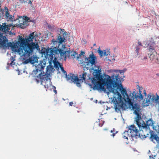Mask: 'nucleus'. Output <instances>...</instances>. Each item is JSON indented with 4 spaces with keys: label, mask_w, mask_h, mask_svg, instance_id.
<instances>
[{
    "label": "nucleus",
    "mask_w": 159,
    "mask_h": 159,
    "mask_svg": "<svg viewBox=\"0 0 159 159\" xmlns=\"http://www.w3.org/2000/svg\"><path fill=\"white\" fill-rule=\"evenodd\" d=\"M140 48L139 46H138L136 47V49L135 50V52L136 53H137V54L139 53V51L140 49Z\"/></svg>",
    "instance_id": "c756f323"
},
{
    "label": "nucleus",
    "mask_w": 159,
    "mask_h": 159,
    "mask_svg": "<svg viewBox=\"0 0 159 159\" xmlns=\"http://www.w3.org/2000/svg\"><path fill=\"white\" fill-rule=\"evenodd\" d=\"M20 19H21L22 20L20 22V20H19V24L20 25V27L21 28L23 29L24 27H25L27 25V21L26 20H24L23 19L20 18Z\"/></svg>",
    "instance_id": "dca6fc26"
},
{
    "label": "nucleus",
    "mask_w": 159,
    "mask_h": 159,
    "mask_svg": "<svg viewBox=\"0 0 159 159\" xmlns=\"http://www.w3.org/2000/svg\"><path fill=\"white\" fill-rule=\"evenodd\" d=\"M157 39V38L156 37H153L152 38L151 37L149 39V40L143 42V44L145 45L144 46L147 47L149 45H151L155 44L156 42V40Z\"/></svg>",
    "instance_id": "9d476101"
},
{
    "label": "nucleus",
    "mask_w": 159,
    "mask_h": 159,
    "mask_svg": "<svg viewBox=\"0 0 159 159\" xmlns=\"http://www.w3.org/2000/svg\"><path fill=\"white\" fill-rule=\"evenodd\" d=\"M101 69H95L93 72L94 76L95 78L92 79V82L94 84V88L97 90H100L104 91L106 90L104 86L109 92H112L115 95L114 96H117V98H121V96L120 93V92L123 95V99L125 102L124 103L126 105L128 106L133 103L132 100L134 101L140 102L143 99V95L142 93L141 90L143 89L142 87L139 86H137V88L139 89V91L135 93L134 92L133 93L130 91L128 94L125 89L123 87L121 83H120V79L118 75H113L111 76L106 75L103 77L101 75ZM122 104L121 103V104Z\"/></svg>",
    "instance_id": "f257e3e1"
},
{
    "label": "nucleus",
    "mask_w": 159,
    "mask_h": 159,
    "mask_svg": "<svg viewBox=\"0 0 159 159\" xmlns=\"http://www.w3.org/2000/svg\"><path fill=\"white\" fill-rule=\"evenodd\" d=\"M156 156H157V155H155V156H154V159H155V157H156Z\"/></svg>",
    "instance_id": "a18cd8bd"
},
{
    "label": "nucleus",
    "mask_w": 159,
    "mask_h": 159,
    "mask_svg": "<svg viewBox=\"0 0 159 159\" xmlns=\"http://www.w3.org/2000/svg\"><path fill=\"white\" fill-rule=\"evenodd\" d=\"M138 43L139 46H142V43L140 42L139 41Z\"/></svg>",
    "instance_id": "c9c22d12"
},
{
    "label": "nucleus",
    "mask_w": 159,
    "mask_h": 159,
    "mask_svg": "<svg viewBox=\"0 0 159 159\" xmlns=\"http://www.w3.org/2000/svg\"><path fill=\"white\" fill-rule=\"evenodd\" d=\"M27 0H25V1H27Z\"/></svg>",
    "instance_id": "603ef678"
},
{
    "label": "nucleus",
    "mask_w": 159,
    "mask_h": 159,
    "mask_svg": "<svg viewBox=\"0 0 159 159\" xmlns=\"http://www.w3.org/2000/svg\"><path fill=\"white\" fill-rule=\"evenodd\" d=\"M16 20H18V19H16Z\"/></svg>",
    "instance_id": "8fccbe9b"
},
{
    "label": "nucleus",
    "mask_w": 159,
    "mask_h": 159,
    "mask_svg": "<svg viewBox=\"0 0 159 159\" xmlns=\"http://www.w3.org/2000/svg\"><path fill=\"white\" fill-rule=\"evenodd\" d=\"M11 58H12V60H13V57H11Z\"/></svg>",
    "instance_id": "09e8293b"
},
{
    "label": "nucleus",
    "mask_w": 159,
    "mask_h": 159,
    "mask_svg": "<svg viewBox=\"0 0 159 159\" xmlns=\"http://www.w3.org/2000/svg\"><path fill=\"white\" fill-rule=\"evenodd\" d=\"M39 76L43 82L44 81L46 83V81L50 80V78L48 75H43L42 72L39 74Z\"/></svg>",
    "instance_id": "4468645a"
},
{
    "label": "nucleus",
    "mask_w": 159,
    "mask_h": 159,
    "mask_svg": "<svg viewBox=\"0 0 159 159\" xmlns=\"http://www.w3.org/2000/svg\"><path fill=\"white\" fill-rule=\"evenodd\" d=\"M12 25L11 24H7L5 23H2V25H0V31L4 33H7L9 32L10 28Z\"/></svg>",
    "instance_id": "1a4fd4ad"
},
{
    "label": "nucleus",
    "mask_w": 159,
    "mask_h": 159,
    "mask_svg": "<svg viewBox=\"0 0 159 159\" xmlns=\"http://www.w3.org/2000/svg\"><path fill=\"white\" fill-rule=\"evenodd\" d=\"M118 105L119 108L117 107L116 104L114 105L115 110L116 111H119V109H125L128 108H132V109L134 111V113L137 116L135 119L137 125L138 127H140L141 125H142L139 122V120H141V116L139 114L141 109L137 103H135L134 105H133V103L131 104L129 106L126 105L125 104H124V103H122L119 105V104H118Z\"/></svg>",
    "instance_id": "20e7f679"
},
{
    "label": "nucleus",
    "mask_w": 159,
    "mask_h": 159,
    "mask_svg": "<svg viewBox=\"0 0 159 159\" xmlns=\"http://www.w3.org/2000/svg\"><path fill=\"white\" fill-rule=\"evenodd\" d=\"M143 59H147V57H144Z\"/></svg>",
    "instance_id": "37998d69"
},
{
    "label": "nucleus",
    "mask_w": 159,
    "mask_h": 159,
    "mask_svg": "<svg viewBox=\"0 0 159 159\" xmlns=\"http://www.w3.org/2000/svg\"><path fill=\"white\" fill-rule=\"evenodd\" d=\"M29 60H30V61H30V62H31V60H30V59H29Z\"/></svg>",
    "instance_id": "de8ad7c7"
},
{
    "label": "nucleus",
    "mask_w": 159,
    "mask_h": 159,
    "mask_svg": "<svg viewBox=\"0 0 159 159\" xmlns=\"http://www.w3.org/2000/svg\"><path fill=\"white\" fill-rule=\"evenodd\" d=\"M143 94L145 96H147V93L145 90H143Z\"/></svg>",
    "instance_id": "f704fd0d"
},
{
    "label": "nucleus",
    "mask_w": 159,
    "mask_h": 159,
    "mask_svg": "<svg viewBox=\"0 0 159 159\" xmlns=\"http://www.w3.org/2000/svg\"><path fill=\"white\" fill-rule=\"evenodd\" d=\"M97 59L96 56L93 53L90 54L88 57H85V61L84 63H81L82 66H84L87 69H89V68L94 65L95 63V61Z\"/></svg>",
    "instance_id": "39448f33"
},
{
    "label": "nucleus",
    "mask_w": 159,
    "mask_h": 159,
    "mask_svg": "<svg viewBox=\"0 0 159 159\" xmlns=\"http://www.w3.org/2000/svg\"><path fill=\"white\" fill-rule=\"evenodd\" d=\"M129 130L130 134H131L132 138L134 137L137 138L139 137L140 134L139 130L137 129L136 127L134 125H131L129 127Z\"/></svg>",
    "instance_id": "6e6552de"
},
{
    "label": "nucleus",
    "mask_w": 159,
    "mask_h": 159,
    "mask_svg": "<svg viewBox=\"0 0 159 159\" xmlns=\"http://www.w3.org/2000/svg\"><path fill=\"white\" fill-rule=\"evenodd\" d=\"M33 0H29L28 2V3L30 4V5L31 6L32 5V2L33 1Z\"/></svg>",
    "instance_id": "473e14b6"
},
{
    "label": "nucleus",
    "mask_w": 159,
    "mask_h": 159,
    "mask_svg": "<svg viewBox=\"0 0 159 159\" xmlns=\"http://www.w3.org/2000/svg\"><path fill=\"white\" fill-rule=\"evenodd\" d=\"M151 97L152 98H151V101L152 102H154L155 101H157L158 100V98H156L154 95H152L151 96Z\"/></svg>",
    "instance_id": "bb28decb"
},
{
    "label": "nucleus",
    "mask_w": 159,
    "mask_h": 159,
    "mask_svg": "<svg viewBox=\"0 0 159 159\" xmlns=\"http://www.w3.org/2000/svg\"><path fill=\"white\" fill-rule=\"evenodd\" d=\"M4 10L3 9L0 10V20H1L3 18L4 16Z\"/></svg>",
    "instance_id": "412c9836"
},
{
    "label": "nucleus",
    "mask_w": 159,
    "mask_h": 159,
    "mask_svg": "<svg viewBox=\"0 0 159 159\" xmlns=\"http://www.w3.org/2000/svg\"><path fill=\"white\" fill-rule=\"evenodd\" d=\"M40 35L36 32L30 34L27 38L20 37L17 42L13 46L15 51L22 56L29 57L32 55L34 50H39V47L38 42H33V39Z\"/></svg>",
    "instance_id": "f03ea898"
},
{
    "label": "nucleus",
    "mask_w": 159,
    "mask_h": 159,
    "mask_svg": "<svg viewBox=\"0 0 159 159\" xmlns=\"http://www.w3.org/2000/svg\"><path fill=\"white\" fill-rule=\"evenodd\" d=\"M53 87L55 89H54V92L56 94L57 93V90H56V87L55 86H53Z\"/></svg>",
    "instance_id": "e433bc0d"
},
{
    "label": "nucleus",
    "mask_w": 159,
    "mask_h": 159,
    "mask_svg": "<svg viewBox=\"0 0 159 159\" xmlns=\"http://www.w3.org/2000/svg\"><path fill=\"white\" fill-rule=\"evenodd\" d=\"M4 9L5 11L4 16L6 18L8 19V20L11 21L15 20H16L14 18V16L10 15L7 7H5Z\"/></svg>",
    "instance_id": "9b49d317"
},
{
    "label": "nucleus",
    "mask_w": 159,
    "mask_h": 159,
    "mask_svg": "<svg viewBox=\"0 0 159 159\" xmlns=\"http://www.w3.org/2000/svg\"><path fill=\"white\" fill-rule=\"evenodd\" d=\"M110 132L111 133H113L111 135V136L113 137H114L115 135L118 132L117 131H116V130L114 128L112 130H111Z\"/></svg>",
    "instance_id": "393cba45"
},
{
    "label": "nucleus",
    "mask_w": 159,
    "mask_h": 159,
    "mask_svg": "<svg viewBox=\"0 0 159 159\" xmlns=\"http://www.w3.org/2000/svg\"><path fill=\"white\" fill-rule=\"evenodd\" d=\"M149 58L151 60L153 61L155 59H157V55H154L153 53L151 54L150 57Z\"/></svg>",
    "instance_id": "aec40b11"
},
{
    "label": "nucleus",
    "mask_w": 159,
    "mask_h": 159,
    "mask_svg": "<svg viewBox=\"0 0 159 159\" xmlns=\"http://www.w3.org/2000/svg\"><path fill=\"white\" fill-rule=\"evenodd\" d=\"M139 127L140 133L139 135V137L141 139H144L146 137H148L150 130V128L143 125V124H142L140 127Z\"/></svg>",
    "instance_id": "423d86ee"
},
{
    "label": "nucleus",
    "mask_w": 159,
    "mask_h": 159,
    "mask_svg": "<svg viewBox=\"0 0 159 159\" xmlns=\"http://www.w3.org/2000/svg\"><path fill=\"white\" fill-rule=\"evenodd\" d=\"M158 111L159 112V108H158Z\"/></svg>",
    "instance_id": "3c124183"
},
{
    "label": "nucleus",
    "mask_w": 159,
    "mask_h": 159,
    "mask_svg": "<svg viewBox=\"0 0 159 159\" xmlns=\"http://www.w3.org/2000/svg\"><path fill=\"white\" fill-rule=\"evenodd\" d=\"M157 147L158 149V152L159 153V144L157 145Z\"/></svg>",
    "instance_id": "79ce46f5"
},
{
    "label": "nucleus",
    "mask_w": 159,
    "mask_h": 159,
    "mask_svg": "<svg viewBox=\"0 0 159 159\" xmlns=\"http://www.w3.org/2000/svg\"><path fill=\"white\" fill-rule=\"evenodd\" d=\"M98 52L101 57H102L104 55V50L102 51L99 49L98 50Z\"/></svg>",
    "instance_id": "a878e982"
},
{
    "label": "nucleus",
    "mask_w": 159,
    "mask_h": 159,
    "mask_svg": "<svg viewBox=\"0 0 159 159\" xmlns=\"http://www.w3.org/2000/svg\"><path fill=\"white\" fill-rule=\"evenodd\" d=\"M123 138L124 139H128V138L129 139L132 138L131 136V134H130L129 131H125L123 134Z\"/></svg>",
    "instance_id": "2eb2a0df"
},
{
    "label": "nucleus",
    "mask_w": 159,
    "mask_h": 159,
    "mask_svg": "<svg viewBox=\"0 0 159 159\" xmlns=\"http://www.w3.org/2000/svg\"><path fill=\"white\" fill-rule=\"evenodd\" d=\"M7 41L8 40L6 37L3 36L2 34H0V45L3 47H6Z\"/></svg>",
    "instance_id": "f8f14e48"
},
{
    "label": "nucleus",
    "mask_w": 159,
    "mask_h": 159,
    "mask_svg": "<svg viewBox=\"0 0 159 159\" xmlns=\"http://www.w3.org/2000/svg\"><path fill=\"white\" fill-rule=\"evenodd\" d=\"M150 139L154 143H157L159 144V137L157 134L151 133Z\"/></svg>",
    "instance_id": "ddd939ff"
},
{
    "label": "nucleus",
    "mask_w": 159,
    "mask_h": 159,
    "mask_svg": "<svg viewBox=\"0 0 159 159\" xmlns=\"http://www.w3.org/2000/svg\"><path fill=\"white\" fill-rule=\"evenodd\" d=\"M85 54V52L83 51H81L80 53V56L83 55L84 56Z\"/></svg>",
    "instance_id": "72a5a7b5"
},
{
    "label": "nucleus",
    "mask_w": 159,
    "mask_h": 159,
    "mask_svg": "<svg viewBox=\"0 0 159 159\" xmlns=\"http://www.w3.org/2000/svg\"><path fill=\"white\" fill-rule=\"evenodd\" d=\"M124 71L123 70H119V72L120 73H122V72H124Z\"/></svg>",
    "instance_id": "a19ab883"
},
{
    "label": "nucleus",
    "mask_w": 159,
    "mask_h": 159,
    "mask_svg": "<svg viewBox=\"0 0 159 159\" xmlns=\"http://www.w3.org/2000/svg\"><path fill=\"white\" fill-rule=\"evenodd\" d=\"M20 2L21 3H25L27 2L25 0H19Z\"/></svg>",
    "instance_id": "7c9ffc66"
},
{
    "label": "nucleus",
    "mask_w": 159,
    "mask_h": 159,
    "mask_svg": "<svg viewBox=\"0 0 159 159\" xmlns=\"http://www.w3.org/2000/svg\"><path fill=\"white\" fill-rule=\"evenodd\" d=\"M67 80H70L73 82L75 83L78 87L81 86L80 83L82 82V80H79L77 76H75L74 74L70 73L68 74V77H66Z\"/></svg>",
    "instance_id": "0eeeda50"
},
{
    "label": "nucleus",
    "mask_w": 159,
    "mask_h": 159,
    "mask_svg": "<svg viewBox=\"0 0 159 159\" xmlns=\"http://www.w3.org/2000/svg\"><path fill=\"white\" fill-rule=\"evenodd\" d=\"M104 56H107L108 55H110V52L109 51L106 52L105 50H104Z\"/></svg>",
    "instance_id": "c85d7f7f"
},
{
    "label": "nucleus",
    "mask_w": 159,
    "mask_h": 159,
    "mask_svg": "<svg viewBox=\"0 0 159 159\" xmlns=\"http://www.w3.org/2000/svg\"><path fill=\"white\" fill-rule=\"evenodd\" d=\"M60 69L62 72L63 73V74L66 76V77H67V75L66 72L64 70V68L62 66H61Z\"/></svg>",
    "instance_id": "b1692460"
},
{
    "label": "nucleus",
    "mask_w": 159,
    "mask_h": 159,
    "mask_svg": "<svg viewBox=\"0 0 159 159\" xmlns=\"http://www.w3.org/2000/svg\"><path fill=\"white\" fill-rule=\"evenodd\" d=\"M60 34L57 35V41L54 39L52 40L53 45L47 50V52L52 57H54L56 59L60 56L61 57H64L65 60L67 57L70 58L71 52L70 50L64 51L65 45L62 43L65 40L64 36L66 35V33L64 31V29H60Z\"/></svg>",
    "instance_id": "7ed1b4c3"
},
{
    "label": "nucleus",
    "mask_w": 159,
    "mask_h": 159,
    "mask_svg": "<svg viewBox=\"0 0 159 159\" xmlns=\"http://www.w3.org/2000/svg\"><path fill=\"white\" fill-rule=\"evenodd\" d=\"M41 71V69H39L38 68H37L36 70H35V74H37V73L39 72H39H40Z\"/></svg>",
    "instance_id": "2f4dec72"
},
{
    "label": "nucleus",
    "mask_w": 159,
    "mask_h": 159,
    "mask_svg": "<svg viewBox=\"0 0 159 159\" xmlns=\"http://www.w3.org/2000/svg\"><path fill=\"white\" fill-rule=\"evenodd\" d=\"M158 159H159V158H158Z\"/></svg>",
    "instance_id": "864d4df0"
},
{
    "label": "nucleus",
    "mask_w": 159,
    "mask_h": 159,
    "mask_svg": "<svg viewBox=\"0 0 159 159\" xmlns=\"http://www.w3.org/2000/svg\"><path fill=\"white\" fill-rule=\"evenodd\" d=\"M71 53H70V56L72 58H75L76 57V56L77 55V53L75 52H72L71 51Z\"/></svg>",
    "instance_id": "5701e85b"
},
{
    "label": "nucleus",
    "mask_w": 159,
    "mask_h": 159,
    "mask_svg": "<svg viewBox=\"0 0 159 159\" xmlns=\"http://www.w3.org/2000/svg\"><path fill=\"white\" fill-rule=\"evenodd\" d=\"M153 122L152 119H150L146 121V124L144 123L142 124L143 125L145 126H147L148 128H149V126H152L153 125Z\"/></svg>",
    "instance_id": "6ab92c4d"
},
{
    "label": "nucleus",
    "mask_w": 159,
    "mask_h": 159,
    "mask_svg": "<svg viewBox=\"0 0 159 159\" xmlns=\"http://www.w3.org/2000/svg\"><path fill=\"white\" fill-rule=\"evenodd\" d=\"M44 85L45 88L48 89L49 87V86L48 84H47V85L44 84Z\"/></svg>",
    "instance_id": "4c0bfd02"
},
{
    "label": "nucleus",
    "mask_w": 159,
    "mask_h": 159,
    "mask_svg": "<svg viewBox=\"0 0 159 159\" xmlns=\"http://www.w3.org/2000/svg\"><path fill=\"white\" fill-rule=\"evenodd\" d=\"M87 76V73L86 72H84L82 74V76L80 77L81 78V79H80V80H82V81H83V80L85 81L86 80V78Z\"/></svg>",
    "instance_id": "4be33fe9"
},
{
    "label": "nucleus",
    "mask_w": 159,
    "mask_h": 159,
    "mask_svg": "<svg viewBox=\"0 0 159 159\" xmlns=\"http://www.w3.org/2000/svg\"><path fill=\"white\" fill-rule=\"evenodd\" d=\"M13 61H14V60H13V61H11V62L10 63L11 65H13L14 64V63L13 62Z\"/></svg>",
    "instance_id": "ea45409f"
},
{
    "label": "nucleus",
    "mask_w": 159,
    "mask_h": 159,
    "mask_svg": "<svg viewBox=\"0 0 159 159\" xmlns=\"http://www.w3.org/2000/svg\"><path fill=\"white\" fill-rule=\"evenodd\" d=\"M150 46H149V51L150 52H153V51H154V49L153 48V47L152 46H151V45H150Z\"/></svg>",
    "instance_id": "cd10ccee"
},
{
    "label": "nucleus",
    "mask_w": 159,
    "mask_h": 159,
    "mask_svg": "<svg viewBox=\"0 0 159 159\" xmlns=\"http://www.w3.org/2000/svg\"><path fill=\"white\" fill-rule=\"evenodd\" d=\"M41 66V67H40L41 68H43V67H42V66Z\"/></svg>",
    "instance_id": "49530a36"
},
{
    "label": "nucleus",
    "mask_w": 159,
    "mask_h": 159,
    "mask_svg": "<svg viewBox=\"0 0 159 159\" xmlns=\"http://www.w3.org/2000/svg\"><path fill=\"white\" fill-rule=\"evenodd\" d=\"M69 105L70 106H72L73 104V103L72 102H70L69 103Z\"/></svg>",
    "instance_id": "58836bf2"
},
{
    "label": "nucleus",
    "mask_w": 159,
    "mask_h": 159,
    "mask_svg": "<svg viewBox=\"0 0 159 159\" xmlns=\"http://www.w3.org/2000/svg\"><path fill=\"white\" fill-rule=\"evenodd\" d=\"M151 93H149L147 98L145 99H144L143 97V99L141 101H142L143 102H145V103H148L150 102L151 101Z\"/></svg>",
    "instance_id": "f3484780"
},
{
    "label": "nucleus",
    "mask_w": 159,
    "mask_h": 159,
    "mask_svg": "<svg viewBox=\"0 0 159 159\" xmlns=\"http://www.w3.org/2000/svg\"><path fill=\"white\" fill-rule=\"evenodd\" d=\"M54 67L57 70H59V68H61V66H62V64H61L57 61H55L54 62Z\"/></svg>",
    "instance_id": "a211bd4d"
},
{
    "label": "nucleus",
    "mask_w": 159,
    "mask_h": 159,
    "mask_svg": "<svg viewBox=\"0 0 159 159\" xmlns=\"http://www.w3.org/2000/svg\"><path fill=\"white\" fill-rule=\"evenodd\" d=\"M157 98H158V99H159V96L157 95Z\"/></svg>",
    "instance_id": "c03bdc74"
}]
</instances>
